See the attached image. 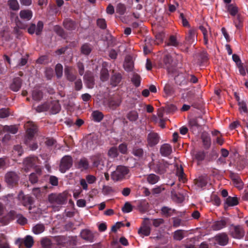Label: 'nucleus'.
Instances as JSON below:
<instances>
[{
	"label": "nucleus",
	"instance_id": "dca6fc26",
	"mask_svg": "<svg viewBox=\"0 0 248 248\" xmlns=\"http://www.w3.org/2000/svg\"><path fill=\"white\" fill-rule=\"evenodd\" d=\"M215 240L220 246H226L229 241V237L225 232L220 233L215 236Z\"/></svg>",
	"mask_w": 248,
	"mask_h": 248
},
{
	"label": "nucleus",
	"instance_id": "774afa93",
	"mask_svg": "<svg viewBox=\"0 0 248 248\" xmlns=\"http://www.w3.org/2000/svg\"><path fill=\"white\" fill-rule=\"evenodd\" d=\"M52 243L48 238H44L41 241L42 246L44 248H51Z\"/></svg>",
	"mask_w": 248,
	"mask_h": 248
},
{
	"label": "nucleus",
	"instance_id": "2eb2a0df",
	"mask_svg": "<svg viewBox=\"0 0 248 248\" xmlns=\"http://www.w3.org/2000/svg\"><path fill=\"white\" fill-rule=\"evenodd\" d=\"M160 137L158 134L155 132H151L147 136V142L150 147L156 145L159 141Z\"/></svg>",
	"mask_w": 248,
	"mask_h": 248
},
{
	"label": "nucleus",
	"instance_id": "20e7f679",
	"mask_svg": "<svg viewBox=\"0 0 248 248\" xmlns=\"http://www.w3.org/2000/svg\"><path fill=\"white\" fill-rule=\"evenodd\" d=\"M67 198V195L64 193H51L49 195L48 199L51 204L62 205L66 203Z\"/></svg>",
	"mask_w": 248,
	"mask_h": 248
},
{
	"label": "nucleus",
	"instance_id": "8fccbe9b",
	"mask_svg": "<svg viewBox=\"0 0 248 248\" xmlns=\"http://www.w3.org/2000/svg\"><path fill=\"white\" fill-rule=\"evenodd\" d=\"M92 115L94 121L96 122H100L104 118L103 114L98 110L93 111Z\"/></svg>",
	"mask_w": 248,
	"mask_h": 248
},
{
	"label": "nucleus",
	"instance_id": "ddd939ff",
	"mask_svg": "<svg viewBox=\"0 0 248 248\" xmlns=\"http://www.w3.org/2000/svg\"><path fill=\"white\" fill-rule=\"evenodd\" d=\"M189 74H184L182 73L178 74L174 78L176 84L182 86L186 85L188 82Z\"/></svg>",
	"mask_w": 248,
	"mask_h": 248
},
{
	"label": "nucleus",
	"instance_id": "bb28decb",
	"mask_svg": "<svg viewBox=\"0 0 248 248\" xmlns=\"http://www.w3.org/2000/svg\"><path fill=\"white\" fill-rule=\"evenodd\" d=\"M226 8L227 12L233 17L239 15V9L237 5L235 4H229L226 5Z\"/></svg>",
	"mask_w": 248,
	"mask_h": 248
},
{
	"label": "nucleus",
	"instance_id": "13d9d810",
	"mask_svg": "<svg viewBox=\"0 0 248 248\" xmlns=\"http://www.w3.org/2000/svg\"><path fill=\"white\" fill-rule=\"evenodd\" d=\"M49 108L50 105L48 103H45L42 105L37 106L35 109L38 112H42L47 111Z\"/></svg>",
	"mask_w": 248,
	"mask_h": 248
},
{
	"label": "nucleus",
	"instance_id": "69168bd1",
	"mask_svg": "<svg viewBox=\"0 0 248 248\" xmlns=\"http://www.w3.org/2000/svg\"><path fill=\"white\" fill-rule=\"evenodd\" d=\"M108 154L109 157L115 158L118 155V149L115 147H112L108 150Z\"/></svg>",
	"mask_w": 248,
	"mask_h": 248
},
{
	"label": "nucleus",
	"instance_id": "393cba45",
	"mask_svg": "<svg viewBox=\"0 0 248 248\" xmlns=\"http://www.w3.org/2000/svg\"><path fill=\"white\" fill-rule=\"evenodd\" d=\"M244 17L241 15H237L233 18V23L237 30H240L243 27Z\"/></svg>",
	"mask_w": 248,
	"mask_h": 248
},
{
	"label": "nucleus",
	"instance_id": "4d7b16f0",
	"mask_svg": "<svg viewBox=\"0 0 248 248\" xmlns=\"http://www.w3.org/2000/svg\"><path fill=\"white\" fill-rule=\"evenodd\" d=\"M195 96V90H192L188 91L186 93V97H185L184 94H182V97L183 98H186L187 100L188 101H191L194 100Z\"/></svg>",
	"mask_w": 248,
	"mask_h": 248
},
{
	"label": "nucleus",
	"instance_id": "473e14b6",
	"mask_svg": "<svg viewBox=\"0 0 248 248\" xmlns=\"http://www.w3.org/2000/svg\"><path fill=\"white\" fill-rule=\"evenodd\" d=\"M179 45L175 36L171 35L170 36L168 40L165 42V46H172L177 47Z\"/></svg>",
	"mask_w": 248,
	"mask_h": 248
},
{
	"label": "nucleus",
	"instance_id": "b1692460",
	"mask_svg": "<svg viewBox=\"0 0 248 248\" xmlns=\"http://www.w3.org/2000/svg\"><path fill=\"white\" fill-rule=\"evenodd\" d=\"M172 152V147L169 144L165 143L162 145L160 148V153L162 156H169Z\"/></svg>",
	"mask_w": 248,
	"mask_h": 248
},
{
	"label": "nucleus",
	"instance_id": "5fc2aeb1",
	"mask_svg": "<svg viewBox=\"0 0 248 248\" xmlns=\"http://www.w3.org/2000/svg\"><path fill=\"white\" fill-rule=\"evenodd\" d=\"M131 81L136 87H139L141 82L140 76L137 73H134L131 78Z\"/></svg>",
	"mask_w": 248,
	"mask_h": 248
},
{
	"label": "nucleus",
	"instance_id": "c85d7f7f",
	"mask_svg": "<svg viewBox=\"0 0 248 248\" xmlns=\"http://www.w3.org/2000/svg\"><path fill=\"white\" fill-rule=\"evenodd\" d=\"M121 104V100L118 98H110L108 102V108L112 110L115 109Z\"/></svg>",
	"mask_w": 248,
	"mask_h": 248
},
{
	"label": "nucleus",
	"instance_id": "c9c22d12",
	"mask_svg": "<svg viewBox=\"0 0 248 248\" xmlns=\"http://www.w3.org/2000/svg\"><path fill=\"white\" fill-rule=\"evenodd\" d=\"M89 163L87 158L83 157L81 158L78 163V169L82 170H86L89 168Z\"/></svg>",
	"mask_w": 248,
	"mask_h": 248
},
{
	"label": "nucleus",
	"instance_id": "412c9836",
	"mask_svg": "<svg viewBox=\"0 0 248 248\" xmlns=\"http://www.w3.org/2000/svg\"><path fill=\"white\" fill-rule=\"evenodd\" d=\"M81 237L89 242H93L94 241V236L93 233L88 229H84L80 232Z\"/></svg>",
	"mask_w": 248,
	"mask_h": 248
},
{
	"label": "nucleus",
	"instance_id": "3c124183",
	"mask_svg": "<svg viewBox=\"0 0 248 248\" xmlns=\"http://www.w3.org/2000/svg\"><path fill=\"white\" fill-rule=\"evenodd\" d=\"M43 92L39 90H34L32 91V96L33 99L39 101L43 98Z\"/></svg>",
	"mask_w": 248,
	"mask_h": 248
},
{
	"label": "nucleus",
	"instance_id": "5701e85b",
	"mask_svg": "<svg viewBox=\"0 0 248 248\" xmlns=\"http://www.w3.org/2000/svg\"><path fill=\"white\" fill-rule=\"evenodd\" d=\"M64 28L69 31H72L77 28V25L75 21L70 18H66L63 21Z\"/></svg>",
	"mask_w": 248,
	"mask_h": 248
},
{
	"label": "nucleus",
	"instance_id": "c03bdc74",
	"mask_svg": "<svg viewBox=\"0 0 248 248\" xmlns=\"http://www.w3.org/2000/svg\"><path fill=\"white\" fill-rule=\"evenodd\" d=\"M185 231L182 230H177L173 234V239L177 241H181L185 237Z\"/></svg>",
	"mask_w": 248,
	"mask_h": 248
},
{
	"label": "nucleus",
	"instance_id": "f3484780",
	"mask_svg": "<svg viewBox=\"0 0 248 248\" xmlns=\"http://www.w3.org/2000/svg\"><path fill=\"white\" fill-rule=\"evenodd\" d=\"M122 79V74L118 72H115L114 70H113L110 79V85L113 87L117 86L121 82Z\"/></svg>",
	"mask_w": 248,
	"mask_h": 248
},
{
	"label": "nucleus",
	"instance_id": "9b49d317",
	"mask_svg": "<svg viewBox=\"0 0 248 248\" xmlns=\"http://www.w3.org/2000/svg\"><path fill=\"white\" fill-rule=\"evenodd\" d=\"M83 78L87 87L89 89H93L95 84L93 73L90 71H86Z\"/></svg>",
	"mask_w": 248,
	"mask_h": 248
},
{
	"label": "nucleus",
	"instance_id": "49530a36",
	"mask_svg": "<svg viewBox=\"0 0 248 248\" xmlns=\"http://www.w3.org/2000/svg\"><path fill=\"white\" fill-rule=\"evenodd\" d=\"M126 117L130 122H135L139 118V114L136 110H131L127 113Z\"/></svg>",
	"mask_w": 248,
	"mask_h": 248
},
{
	"label": "nucleus",
	"instance_id": "09e8293b",
	"mask_svg": "<svg viewBox=\"0 0 248 248\" xmlns=\"http://www.w3.org/2000/svg\"><path fill=\"white\" fill-rule=\"evenodd\" d=\"M124 67L127 72L131 71L134 67L133 61L130 59H126L124 63Z\"/></svg>",
	"mask_w": 248,
	"mask_h": 248
},
{
	"label": "nucleus",
	"instance_id": "4468645a",
	"mask_svg": "<svg viewBox=\"0 0 248 248\" xmlns=\"http://www.w3.org/2000/svg\"><path fill=\"white\" fill-rule=\"evenodd\" d=\"M18 199L21 200L22 204L25 206L31 205L33 202V198L28 195H25L22 191H20L18 195Z\"/></svg>",
	"mask_w": 248,
	"mask_h": 248
},
{
	"label": "nucleus",
	"instance_id": "6e6552de",
	"mask_svg": "<svg viewBox=\"0 0 248 248\" xmlns=\"http://www.w3.org/2000/svg\"><path fill=\"white\" fill-rule=\"evenodd\" d=\"M43 28V22L39 21L36 25L34 23H31L28 28V32L31 35L35 33L37 35H40L42 34Z\"/></svg>",
	"mask_w": 248,
	"mask_h": 248
},
{
	"label": "nucleus",
	"instance_id": "680f3d73",
	"mask_svg": "<svg viewBox=\"0 0 248 248\" xmlns=\"http://www.w3.org/2000/svg\"><path fill=\"white\" fill-rule=\"evenodd\" d=\"M55 72L57 77L59 78L62 76L63 67L61 63H58L55 66Z\"/></svg>",
	"mask_w": 248,
	"mask_h": 248
},
{
	"label": "nucleus",
	"instance_id": "4be33fe9",
	"mask_svg": "<svg viewBox=\"0 0 248 248\" xmlns=\"http://www.w3.org/2000/svg\"><path fill=\"white\" fill-rule=\"evenodd\" d=\"M22 84V80L19 77L15 78L10 85V89L14 92H17L21 88Z\"/></svg>",
	"mask_w": 248,
	"mask_h": 248
},
{
	"label": "nucleus",
	"instance_id": "f257e3e1",
	"mask_svg": "<svg viewBox=\"0 0 248 248\" xmlns=\"http://www.w3.org/2000/svg\"><path fill=\"white\" fill-rule=\"evenodd\" d=\"M169 165V164L163 160L156 162L152 161L148 164L151 170L159 174H164L167 171Z\"/></svg>",
	"mask_w": 248,
	"mask_h": 248
},
{
	"label": "nucleus",
	"instance_id": "39448f33",
	"mask_svg": "<svg viewBox=\"0 0 248 248\" xmlns=\"http://www.w3.org/2000/svg\"><path fill=\"white\" fill-rule=\"evenodd\" d=\"M73 160L71 156L64 155L61 160L59 165V170L62 173H65L68 170L73 166Z\"/></svg>",
	"mask_w": 248,
	"mask_h": 248
},
{
	"label": "nucleus",
	"instance_id": "79ce46f5",
	"mask_svg": "<svg viewBox=\"0 0 248 248\" xmlns=\"http://www.w3.org/2000/svg\"><path fill=\"white\" fill-rule=\"evenodd\" d=\"M151 229L147 226H143L140 227L138 230V233L140 236L143 237L144 236H148L150 235Z\"/></svg>",
	"mask_w": 248,
	"mask_h": 248
},
{
	"label": "nucleus",
	"instance_id": "cd10ccee",
	"mask_svg": "<svg viewBox=\"0 0 248 248\" xmlns=\"http://www.w3.org/2000/svg\"><path fill=\"white\" fill-rule=\"evenodd\" d=\"M199 119H202V118L200 117L196 118H192L188 121V124L190 126V128L192 130L193 132L196 130L201 126V124L199 123Z\"/></svg>",
	"mask_w": 248,
	"mask_h": 248
},
{
	"label": "nucleus",
	"instance_id": "a19ab883",
	"mask_svg": "<svg viewBox=\"0 0 248 248\" xmlns=\"http://www.w3.org/2000/svg\"><path fill=\"white\" fill-rule=\"evenodd\" d=\"M225 203L228 206H233L238 204V201L236 197L229 196L226 199Z\"/></svg>",
	"mask_w": 248,
	"mask_h": 248
},
{
	"label": "nucleus",
	"instance_id": "e433bc0d",
	"mask_svg": "<svg viewBox=\"0 0 248 248\" xmlns=\"http://www.w3.org/2000/svg\"><path fill=\"white\" fill-rule=\"evenodd\" d=\"M161 212L163 216L166 217L171 216L173 213L175 212V210L167 206H163L161 209Z\"/></svg>",
	"mask_w": 248,
	"mask_h": 248
},
{
	"label": "nucleus",
	"instance_id": "f8f14e48",
	"mask_svg": "<svg viewBox=\"0 0 248 248\" xmlns=\"http://www.w3.org/2000/svg\"><path fill=\"white\" fill-rule=\"evenodd\" d=\"M33 243V238L30 235H27L24 239L18 238L16 241V244L18 245L19 247L24 244L27 248H31Z\"/></svg>",
	"mask_w": 248,
	"mask_h": 248
},
{
	"label": "nucleus",
	"instance_id": "603ef678",
	"mask_svg": "<svg viewBox=\"0 0 248 248\" xmlns=\"http://www.w3.org/2000/svg\"><path fill=\"white\" fill-rule=\"evenodd\" d=\"M53 113H58L61 110V106L58 101H53L50 105Z\"/></svg>",
	"mask_w": 248,
	"mask_h": 248
},
{
	"label": "nucleus",
	"instance_id": "a211bd4d",
	"mask_svg": "<svg viewBox=\"0 0 248 248\" xmlns=\"http://www.w3.org/2000/svg\"><path fill=\"white\" fill-rule=\"evenodd\" d=\"M64 75L66 79L71 82L75 81L77 78V76L74 73L73 68L72 66H65Z\"/></svg>",
	"mask_w": 248,
	"mask_h": 248
},
{
	"label": "nucleus",
	"instance_id": "1a4fd4ad",
	"mask_svg": "<svg viewBox=\"0 0 248 248\" xmlns=\"http://www.w3.org/2000/svg\"><path fill=\"white\" fill-rule=\"evenodd\" d=\"M28 126L29 127L27 128L26 130V136L25 140L26 144H28L29 141H31L34 137L35 133L37 132V126L32 123H29Z\"/></svg>",
	"mask_w": 248,
	"mask_h": 248
},
{
	"label": "nucleus",
	"instance_id": "a878e982",
	"mask_svg": "<svg viewBox=\"0 0 248 248\" xmlns=\"http://www.w3.org/2000/svg\"><path fill=\"white\" fill-rule=\"evenodd\" d=\"M98 137L96 135H93L88 140L87 146L90 149H94L99 145Z\"/></svg>",
	"mask_w": 248,
	"mask_h": 248
},
{
	"label": "nucleus",
	"instance_id": "aec40b11",
	"mask_svg": "<svg viewBox=\"0 0 248 248\" xmlns=\"http://www.w3.org/2000/svg\"><path fill=\"white\" fill-rule=\"evenodd\" d=\"M16 216V212L15 211H10L5 216L0 218V222L4 225H7L15 218Z\"/></svg>",
	"mask_w": 248,
	"mask_h": 248
},
{
	"label": "nucleus",
	"instance_id": "f03ea898",
	"mask_svg": "<svg viewBox=\"0 0 248 248\" xmlns=\"http://www.w3.org/2000/svg\"><path fill=\"white\" fill-rule=\"evenodd\" d=\"M129 170L124 166H118L115 171L111 174V179L115 181H121L125 178V176L129 173Z\"/></svg>",
	"mask_w": 248,
	"mask_h": 248
},
{
	"label": "nucleus",
	"instance_id": "6e6d98bb",
	"mask_svg": "<svg viewBox=\"0 0 248 248\" xmlns=\"http://www.w3.org/2000/svg\"><path fill=\"white\" fill-rule=\"evenodd\" d=\"M109 73L107 68H103L100 72V79L102 81H106L108 79Z\"/></svg>",
	"mask_w": 248,
	"mask_h": 248
},
{
	"label": "nucleus",
	"instance_id": "7c9ffc66",
	"mask_svg": "<svg viewBox=\"0 0 248 248\" xmlns=\"http://www.w3.org/2000/svg\"><path fill=\"white\" fill-rule=\"evenodd\" d=\"M227 222L224 219L216 221L212 225V228L214 231L220 230L226 226Z\"/></svg>",
	"mask_w": 248,
	"mask_h": 248
},
{
	"label": "nucleus",
	"instance_id": "4c0bfd02",
	"mask_svg": "<svg viewBox=\"0 0 248 248\" xmlns=\"http://www.w3.org/2000/svg\"><path fill=\"white\" fill-rule=\"evenodd\" d=\"M7 5L9 9L14 11H17L20 9L17 0H8Z\"/></svg>",
	"mask_w": 248,
	"mask_h": 248
},
{
	"label": "nucleus",
	"instance_id": "423d86ee",
	"mask_svg": "<svg viewBox=\"0 0 248 248\" xmlns=\"http://www.w3.org/2000/svg\"><path fill=\"white\" fill-rule=\"evenodd\" d=\"M231 236L235 239H241L245 235V231L241 225L232 224L230 230Z\"/></svg>",
	"mask_w": 248,
	"mask_h": 248
},
{
	"label": "nucleus",
	"instance_id": "de8ad7c7",
	"mask_svg": "<svg viewBox=\"0 0 248 248\" xmlns=\"http://www.w3.org/2000/svg\"><path fill=\"white\" fill-rule=\"evenodd\" d=\"M54 31L58 35L62 38L65 39L66 37V33L61 26L59 25L55 26L54 28Z\"/></svg>",
	"mask_w": 248,
	"mask_h": 248
},
{
	"label": "nucleus",
	"instance_id": "ea45409f",
	"mask_svg": "<svg viewBox=\"0 0 248 248\" xmlns=\"http://www.w3.org/2000/svg\"><path fill=\"white\" fill-rule=\"evenodd\" d=\"M229 176L235 184L239 186L242 185L243 182L238 174L230 171Z\"/></svg>",
	"mask_w": 248,
	"mask_h": 248
},
{
	"label": "nucleus",
	"instance_id": "9d476101",
	"mask_svg": "<svg viewBox=\"0 0 248 248\" xmlns=\"http://www.w3.org/2000/svg\"><path fill=\"white\" fill-rule=\"evenodd\" d=\"M172 57L170 54H166L164 55L162 62L159 63V66L161 68L166 69L169 72L172 71Z\"/></svg>",
	"mask_w": 248,
	"mask_h": 248
},
{
	"label": "nucleus",
	"instance_id": "a18cd8bd",
	"mask_svg": "<svg viewBox=\"0 0 248 248\" xmlns=\"http://www.w3.org/2000/svg\"><path fill=\"white\" fill-rule=\"evenodd\" d=\"M93 165L94 167H98L102 162V155L100 154H97L92 157Z\"/></svg>",
	"mask_w": 248,
	"mask_h": 248
},
{
	"label": "nucleus",
	"instance_id": "37998d69",
	"mask_svg": "<svg viewBox=\"0 0 248 248\" xmlns=\"http://www.w3.org/2000/svg\"><path fill=\"white\" fill-rule=\"evenodd\" d=\"M146 179L150 184L154 185L158 182L160 177L154 173H151L147 176Z\"/></svg>",
	"mask_w": 248,
	"mask_h": 248
},
{
	"label": "nucleus",
	"instance_id": "f704fd0d",
	"mask_svg": "<svg viewBox=\"0 0 248 248\" xmlns=\"http://www.w3.org/2000/svg\"><path fill=\"white\" fill-rule=\"evenodd\" d=\"M132 153L134 156L137 157L139 159L143 158L144 155L143 150L138 146L133 148Z\"/></svg>",
	"mask_w": 248,
	"mask_h": 248
},
{
	"label": "nucleus",
	"instance_id": "72a5a7b5",
	"mask_svg": "<svg viewBox=\"0 0 248 248\" xmlns=\"http://www.w3.org/2000/svg\"><path fill=\"white\" fill-rule=\"evenodd\" d=\"M195 181L196 185L201 188L205 186L207 184V177L205 176H199Z\"/></svg>",
	"mask_w": 248,
	"mask_h": 248
},
{
	"label": "nucleus",
	"instance_id": "6ab92c4d",
	"mask_svg": "<svg viewBox=\"0 0 248 248\" xmlns=\"http://www.w3.org/2000/svg\"><path fill=\"white\" fill-rule=\"evenodd\" d=\"M186 43L191 45L197 40V31L194 29H190L188 31L187 35L186 37Z\"/></svg>",
	"mask_w": 248,
	"mask_h": 248
},
{
	"label": "nucleus",
	"instance_id": "bf43d9fd",
	"mask_svg": "<svg viewBox=\"0 0 248 248\" xmlns=\"http://www.w3.org/2000/svg\"><path fill=\"white\" fill-rule=\"evenodd\" d=\"M126 10L125 5L124 4L119 3L116 6V12L120 15H123Z\"/></svg>",
	"mask_w": 248,
	"mask_h": 248
},
{
	"label": "nucleus",
	"instance_id": "0eeeda50",
	"mask_svg": "<svg viewBox=\"0 0 248 248\" xmlns=\"http://www.w3.org/2000/svg\"><path fill=\"white\" fill-rule=\"evenodd\" d=\"M19 176L14 171H9L5 175V181L8 186L13 187L18 182Z\"/></svg>",
	"mask_w": 248,
	"mask_h": 248
},
{
	"label": "nucleus",
	"instance_id": "e2e57ef3",
	"mask_svg": "<svg viewBox=\"0 0 248 248\" xmlns=\"http://www.w3.org/2000/svg\"><path fill=\"white\" fill-rule=\"evenodd\" d=\"M133 208V206L129 202H126L122 210L124 213H128L132 211Z\"/></svg>",
	"mask_w": 248,
	"mask_h": 248
},
{
	"label": "nucleus",
	"instance_id": "c756f323",
	"mask_svg": "<svg viewBox=\"0 0 248 248\" xmlns=\"http://www.w3.org/2000/svg\"><path fill=\"white\" fill-rule=\"evenodd\" d=\"M36 159L37 158L34 156L26 158L23 162L25 167L27 169H29L34 167L35 165Z\"/></svg>",
	"mask_w": 248,
	"mask_h": 248
},
{
	"label": "nucleus",
	"instance_id": "0e129e2a",
	"mask_svg": "<svg viewBox=\"0 0 248 248\" xmlns=\"http://www.w3.org/2000/svg\"><path fill=\"white\" fill-rule=\"evenodd\" d=\"M97 26L102 30H105L107 28V23L105 19L98 18L96 21Z\"/></svg>",
	"mask_w": 248,
	"mask_h": 248
},
{
	"label": "nucleus",
	"instance_id": "2f4dec72",
	"mask_svg": "<svg viewBox=\"0 0 248 248\" xmlns=\"http://www.w3.org/2000/svg\"><path fill=\"white\" fill-rule=\"evenodd\" d=\"M19 16L21 19L25 21L30 20L32 16V13L30 10H23L20 11Z\"/></svg>",
	"mask_w": 248,
	"mask_h": 248
},
{
	"label": "nucleus",
	"instance_id": "052dcab7",
	"mask_svg": "<svg viewBox=\"0 0 248 248\" xmlns=\"http://www.w3.org/2000/svg\"><path fill=\"white\" fill-rule=\"evenodd\" d=\"M45 230V227L43 224H37L32 228L33 232L36 234H40Z\"/></svg>",
	"mask_w": 248,
	"mask_h": 248
},
{
	"label": "nucleus",
	"instance_id": "7ed1b4c3",
	"mask_svg": "<svg viewBox=\"0 0 248 248\" xmlns=\"http://www.w3.org/2000/svg\"><path fill=\"white\" fill-rule=\"evenodd\" d=\"M54 240L57 245L63 247H67L68 244L70 245H76L77 244L76 238L74 237L59 235L55 236Z\"/></svg>",
	"mask_w": 248,
	"mask_h": 248
},
{
	"label": "nucleus",
	"instance_id": "338daca9",
	"mask_svg": "<svg viewBox=\"0 0 248 248\" xmlns=\"http://www.w3.org/2000/svg\"><path fill=\"white\" fill-rule=\"evenodd\" d=\"M45 76L47 80H50L52 79L54 76V71L52 68L49 67L46 69Z\"/></svg>",
	"mask_w": 248,
	"mask_h": 248
},
{
	"label": "nucleus",
	"instance_id": "58836bf2",
	"mask_svg": "<svg viewBox=\"0 0 248 248\" xmlns=\"http://www.w3.org/2000/svg\"><path fill=\"white\" fill-rule=\"evenodd\" d=\"M92 50L91 45L88 43L84 44L80 48L81 53L85 55H89Z\"/></svg>",
	"mask_w": 248,
	"mask_h": 248
},
{
	"label": "nucleus",
	"instance_id": "864d4df0",
	"mask_svg": "<svg viewBox=\"0 0 248 248\" xmlns=\"http://www.w3.org/2000/svg\"><path fill=\"white\" fill-rule=\"evenodd\" d=\"M164 91L167 95L170 96L174 94L175 90L172 85L166 84L164 86Z\"/></svg>",
	"mask_w": 248,
	"mask_h": 248
}]
</instances>
